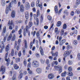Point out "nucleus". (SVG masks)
I'll use <instances>...</instances> for the list:
<instances>
[{"mask_svg":"<svg viewBox=\"0 0 80 80\" xmlns=\"http://www.w3.org/2000/svg\"><path fill=\"white\" fill-rule=\"evenodd\" d=\"M54 69L58 71L59 73H61L62 72V67L60 66H55L54 67Z\"/></svg>","mask_w":80,"mask_h":80,"instance_id":"nucleus-1","label":"nucleus"},{"mask_svg":"<svg viewBox=\"0 0 80 80\" xmlns=\"http://www.w3.org/2000/svg\"><path fill=\"white\" fill-rule=\"evenodd\" d=\"M32 66L34 68H37L39 67V63L37 61H33L32 63Z\"/></svg>","mask_w":80,"mask_h":80,"instance_id":"nucleus-2","label":"nucleus"},{"mask_svg":"<svg viewBox=\"0 0 80 80\" xmlns=\"http://www.w3.org/2000/svg\"><path fill=\"white\" fill-rule=\"evenodd\" d=\"M8 26H9V29L10 30H12L13 29V28L12 26H13L14 27L15 26V25L13 23V21L12 20L10 22V21L9 20L8 24Z\"/></svg>","mask_w":80,"mask_h":80,"instance_id":"nucleus-3","label":"nucleus"},{"mask_svg":"<svg viewBox=\"0 0 80 80\" xmlns=\"http://www.w3.org/2000/svg\"><path fill=\"white\" fill-rule=\"evenodd\" d=\"M40 2V0H37L36 2V6L37 7H40L41 9H42V2H40V4H39V2Z\"/></svg>","mask_w":80,"mask_h":80,"instance_id":"nucleus-4","label":"nucleus"},{"mask_svg":"<svg viewBox=\"0 0 80 80\" xmlns=\"http://www.w3.org/2000/svg\"><path fill=\"white\" fill-rule=\"evenodd\" d=\"M0 72H2V74H3L5 72V67L2 66L0 69Z\"/></svg>","mask_w":80,"mask_h":80,"instance_id":"nucleus-5","label":"nucleus"},{"mask_svg":"<svg viewBox=\"0 0 80 80\" xmlns=\"http://www.w3.org/2000/svg\"><path fill=\"white\" fill-rule=\"evenodd\" d=\"M70 52H69L68 51H67L64 53V56L65 57H67V56L70 55Z\"/></svg>","mask_w":80,"mask_h":80,"instance_id":"nucleus-6","label":"nucleus"},{"mask_svg":"<svg viewBox=\"0 0 80 80\" xmlns=\"http://www.w3.org/2000/svg\"><path fill=\"white\" fill-rule=\"evenodd\" d=\"M48 78H49V79H50V80L51 79H53V78H54V75H53L52 73H51L48 75Z\"/></svg>","mask_w":80,"mask_h":80,"instance_id":"nucleus-7","label":"nucleus"},{"mask_svg":"<svg viewBox=\"0 0 80 80\" xmlns=\"http://www.w3.org/2000/svg\"><path fill=\"white\" fill-rule=\"evenodd\" d=\"M42 69L39 68H38L36 69V72L39 74H40L42 73Z\"/></svg>","mask_w":80,"mask_h":80,"instance_id":"nucleus-8","label":"nucleus"},{"mask_svg":"<svg viewBox=\"0 0 80 80\" xmlns=\"http://www.w3.org/2000/svg\"><path fill=\"white\" fill-rule=\"evenodd\" d=\"M8 52L7 53H6L5 54V57H4V58L5 59V61L6 62H7L8 61H10V59L9 58H8V59H7V57L8 56Z\"/></svg>","mask_w":80,"mask_h":80,"instance_id":"nucleus-9","label":"nucleus"},{"mask_svg":"<svg viewBox=\"0 0 80 80\" xmlns=\"http://www.w3.org/2000/svg\"><path fill=\"white\" fill-rule=\"evenodd\" d=\"M10 44H8L5 47V50L6 52H8L10 49Z\"/></svg>","mask_w":80,"mask_h":80,"instance_id":"nucleus-10","label":"nucleus"},{"mask_svg":"<svg viewBox=\"0 0 80 80\" xmlns=\"http://www.w3.org/2000/svg\"><path fill=\"white\" fill-rule=\"evenodd\" d=\"M20 12H23L24 11V7L23 6V5H21L20 6Z\"/></svg>","mask_w":80,"mask_h":80,"instance_id":"nucleus-11","label":"nucleus"},{"mask_svg":"<svg viewBox=\"0 0 80 80\" xmlns=\"http://www.w3.org/2000/svg\"><path fill=\"white\" fill-rule=\"evenodd\" d=\"M25 7L27 9H29L30 8V4L28 2H26L25 3Z\"/></svg>","mask_w":80,"mask_h":80,"instance_id":"nucleus-12","label":"nucleus"},{"mask_svg":"<svg viewBox=\"0 0 80 80\" xmlns=\"http://www.w3.org/2000/svg\"><path fill=\"white\" fill-rule=\"evenodd\" d=\"M66 42V40H65V39H63L60 42L59 45L60 46H62V45H63V43H65Z\"/></svg>","mask_w":80,"mask_h":80,"instance_id":"nucleus-13","label":"nucleus"},{"mask_svg":"<svg viewBox=\"0 0 80 80\" xmlns=\"http://www.w3.org/2000/svg\"><path fill=\"white\" fill-rule=\"evenodd\" d=\"M11 16L12 18H14L15 17V12L14 11H12L11 13Z\"/></svg>","mask_w":80,"mask_h":80,"instance_id":"nucleus-14","label":"nucleus"},{"mask_svg":"<svg viewBox=\"0 0 80 80\" xmlns=\"http://www.w3.org/2000/svg\"><path fill=\"white\" fill-rule=\"evenodd\" d=\"M1 43L2 45H1V48L2 49H4V48H5V45H4V42H3V41H2L1 42Z\"/></svg>","mask_w":80,"mask_h":80,"instance_id":"nucleus-15","label":"nucleus"},{"mask_svg":"<svg viewBox=\"0 0 80 80\" xmlns=\"http://www.w3.org/2000/svg\"><path fill=\"white\" fill-rule=\"evenodd\" d=\"M40 50L42 55H43V50L42 46H40Z\"/></svg>","mask_w":80,"mask_h":80,"instance_id":"nucleus-16","label":"nucleus"},{"mask_svg":"<svg viewBox=\"0 0 80 80\" xmlns=\"http://www.w3.org/2000/svg\"><path fill=\"white\" fill-rule=\"evenodd\" d=\"M12 34H10L7 38V40L8 41L12 39Z\"/></svg>","mask_w":80,"mask_h":80,"instance_id":"nucleus-17","label":"nucleus"},{"mask_svg":"<svg viewBox=\"0 0 80 80\" xmlns=\"http://www.w3.org/2000/svg\"><path fill=\"white\" fill-rule=\"evenodd\" d=\"M14 67L15 70H18L19 68V66L16 64H14Z\"/></svg>","mask_w":80,"mask_h":80,"instance_id":"nucleus-18","label":"nucleus"},{"mask_svg":"<svg viewBox=\"0 0 80 80\" xmlns=\"http://www.w3.org/2000/svg\"><path fill=\"white\" fill-rule=\"evenodd\" d=\"M15 38H16V37H15V35L14 34L13 36H12V37L11 39V41H14L15 40Z\"/></svg>","mask_w":80,"mask_h":80,"instance_id":"nucleus-19","label":"nucleus"},{"mask_svg":"<svg viewBox=\"0 0 80 80\" xmlns=\"http://www.w3.org/2000/svg\"><path fill=\"white\" fill-rule=\"evenodd\" d=\"M25 16L26 19H28V12H25Z\"/></svg>","mask_w":80,"mask_h":80,"instance_id":"nucleus-20","label":"nucleus"},{"mask_svg":"<svg viewBox=\"0 0 80 80\" xmlns=\"http://www.w3.org/2000/svg\"><path fill=\"white\" fill-rule=\"evenodd\" d=\"M30 27H30V26H29V25L26 26V32H28V29H29V28H30Z\"/></svg>","mask_w":80,"mask_h":80,"instance_id":"nucleus-21","label":"nucleus"},{"mask_svg":"<svg viewBox=\"0 0 80 80\" xmlns=\"http://www.w3.org/2000/svg\"><path fill=\"white\" fill-rule=\"evenodd\" d=\"M55 32L56 34H58V33H59V31H58V29L57 28H56L55 29Z\"/></svg>","mask_w":80,"mask_h":80,"instance_id":"nucleus-22","label":"nucleus"},{"mask_svg":"<svg viewBox=\"0 0 80 80\" xmlns=\"http://www.w3.org/2000/svg\"><path fill=\"white\" fill-rule=\"evenodd\" d=\"M20 58H16L15 59V62L16 63H18V62H20Z\"/></svg>","mask_w":80,"mask_h":80,"instance_id":"nucleus-23","label":"nucleus"},{"mask_svg":"<svg viewBox=\"0 0 80 80\" xmlns=\"http://www.w3.org/2000/svg\"><path fill=\"white\" fill-rule=\"evenodd\" d=\"M11 55L12 57L14 56V49H12L11 50Z\"/></svg>","mask_w":80,"mask_h":80,"instance_id":"nucleus-24","label":"nucleus"},{"mask_svg":"<svg viewBox=\"0 0 80 80\" xmlns=\"http://www.w3.org/2000/svg\"><path fill=\"white\" fill-rule=\"evenodd\" d=\"M1 4L2 6H5V1L4 0H2L1 1Z\"/></svg>","mask_w":80,"mask_h":80,"instance_id":"nucleus-25","label":"nucleus"},{"mask_svg":"<svg viewBox=\"0 0 80 80\" xmlns=\"http://www.w3.org/2000/svg\"><path fill=\"white\" fill-rule=\"evenodd\" d=\"M54 10L56 13H58V8H57V6H55L54 8Z\"/></svg>","mask_w":80,"mask_h":80,"instance_id":"nucleus-26","label":"nucleus"},{"mask_svg":"<svg viewBox=\"0 0 80 80\" xmlns=\"http://www.w3.org/2000/svg\"><path fill=\"white\" fill-rule=\"evenodd\" d=\"M66 74H67V72L65 71L63 73L61 74V76H62V77H65Z\"/></svg>","mask_w":80,"mask_h":80,"instance_id":"nucleus-27","label":"nucleus"},{"mask_svg":"<svg viewBox=\"0 0 80 80\" xmlns=\"http://www.w3.org/2000/svg\"><path fill=\"white\" fill-rule=\"evenodd\" d=\"M8 6L7 7L6 9V14H8Z\"/></svg>","mask_w":80,"mask_h":80,"instance_id":"nucleus-28","label":"nucleus"},{"mask_svg":"<svg viewBox=\"0 0 80 80\" xmlns=\"http://www.w3.org/2000/svg\"><path fill=\"white\" fill-rule=\"evenodd\" d=\"M23 75V74L22 73H21L18 76V78L20 80V79H21L22 78V76Z\"/></svg>","mask_w":80,"mask_h":80,"instance_id":"nucleus-29","label":"nucleus"},{"mask_svg":"<svg viewBox=\"0 0 80 80\" xmlns=\"http://www.w3.org/2000/svg\"><path fill=\"white\" fill-rule=\"evenodd\" d=\"M75 12H76V13H77V15H78V14H80V10H79V9H78Z\"/></svg>","mask_w":80,"mask_h":80,"instance_id":"nucleus-30","label":"nucleus"},{"mask_svg":"<svg viewBox=\"0 0 80 80\" xmlns=\"http://www.w3.org/2000/svg\"><path fill=\"white\" fill-rule=\"evenodd\" d=\"M27 70H28V71H29L28 73L29 74H32V71L30 70L29 68H28Z\"/></svg>","mask_w":80,"mask_h":80,"instance_id":"nucleus-31","label":"nucleus"},{"mask_svg":"<svg viewBox=\"0 0 80 80\" xmlns=\"http://www.w3.org/2000/svg\"><path fill=\"white\" fill-rule=\"evenodd\" d=\"M46 64H47L48 67H50V65L49 64H48V63H49V60L48 59H47L46 60Z\"/></svg>","mask_w":80,"mask_h":80,"instance_id":"nucleus-32","label":"nucleus"},{"mask_svg":"<svg viewBox=\"0 0 80 80\" xmlns=\"http://www.w3.org/2000/svg\"><path fill=\"white\" fill-rule=\"evenodd\" d=\"M32 25H33V22H32L31 21L29 22L28 23V25H29V26H30L31 27L32 26Z\"/></svg>","mask_w":80,"mask_h":80,"instance_id":"nucleus-33","label":"nucleus"},{"mask_svg":"<svg viewBox=\"0 0 80 80\" xmlns=\"http://www.w3.org/2000/svg\"><path fill=\"white\" fill-rule=\"evenodd\" d=\"M36 36L38 38L40 37V32H39V31H38L36 33Z\"/></svg>","mask_w":80,"mask_h":80,"instance_id":"nucleus-34","label":"nucleus"},{"mask_svg":"<svg viewBox=\"0 0 80 80\" xmlns=\"http://www.w3.org/2000/svg\"><path fill=\"white\" fill-rule=\"evenodd\" d=\"M63 12L64 13L66 14L67 15H68V11L67 10H65Z\"/></svg>","mask_w":80,"mask_h":80,"instance_id":"nucleus-35","label":"nucleus"},{"mask_svg":"<svg viewBox=\"0 0 80 80\" xmlns=\"http://www.w3.org/2000/svg\"><path fill=\"white\" fill-rule=\"evenodd\" d=\"M61 25V22L60 21H58L57 23V27H60Z\"/></svg>","mask_w":80,"mask_h":80,"instance_id":"nucleus-36","label":"nucleus"},{"mask_svg":"<svg viewBox=\"0 0 80 80\" xmlns=\"http://www.w3.org/2000/svg\"><path fill=\"white\" fill-rule=\"evenodd\" d=\"M25 48H27V42L26 40H25Z\"/></svg>","mask_w":80,"mask_h":80,"instance_id":"nucleus-37","label":"nucleus"},{"mask_svg":"<svg viewBox=\"0 0 80 80\" xmlns=\"http://www.w3.org/2000/svg\"><path fill=\"white\" fill-rule=\"evenodd\" d=\"M68 74L69 76H73V73L71 72H68Z\"/></svg>","mask_w":80,"mask_h":80,"instance_id":"nucleus-38","label":"nucleus"},{"mask_svg":"<svg viewBox=\"0 0 80 80\" xmlns=\"http://www.w3.org/2000/svg\"><path fill=\"white\" fill-rule=\"evenodd\" d=\"M80 4V0H77L76 2V4L78 5Z\"/></svg>","mask_w":80,"mask_h":80,"instance_id":"nucleus-39","label":"nucleus"},{"mask_svg":"<svg viewBox=\"0 0 80 80\" xmlns=\"http://www.w3.org/2000/svg\"><path fill=\"white\" fill-rule=\"evenodd\" d=\"M16 75H14L13 76L12 80H16Z\"/></svg>","mask_w":80,"mask_h":80,"instance_id":"nucleus-40","label":"nucleus"},{"mask_svg":"<svg viewBox=\"0 0 80 80\" xmlns=\"http://www.w3.org/2000/svg\"><path fill=\"white\" fill-rule=\"evenodd\" d=\"M64 33V30L63 29H62L61 30V35L62 36L63 35V33Z\"/></svg>","mask_w":80,"mask_h":80,"instance_id":"nucleus-41","label":"nucleus"},{"mask_svg":"<svg viewBox=\"0 0 80 80\" xmlns=\"http://www.w3.org/2000/svg\"><path fill=\"white\" fill-rule=\"evenodd\" d=\"M63 29H66L67 28V24H64L63 26Z\"/></svg>","mask_w":80,"mask_h":80,"instance_id":"nucleus-42","label":"nucleus"},{"mask_svg":"<svg viewBox=\"0 0 80 80\" xmlns=\"http://www.w3.org/2000/svg\"><path fill=\"white\" fill-rule=\"evenodd\" d=\"M54 56H55L56 57H58V52H56L54 53Z\"/></svg>","mask_w":80,"mask_h":80,"instance_id":"nucleus-43","label":"nucleus"},{"mask_svg":"<svg viewBox=\"0 0 80 80\" xmlns=\"http://www.w3.org/2000/svg\"><path fill=\"white\" fill-rule=\"evenodd\" d=\"M52 63H53V64H54V65H58V62H57V61H53L52 62Z\"/></svg>","mask_w":80,"mask_h":80,"instance_id":"nucleus-44","label":"nucleus"},{"mask_svg":"<svg viewBox=\"0 0 80 80\" xmlns=\"http://www.w3.org/2000/svg\"><path fill=\"white\" fill-rule=\"evenodd\" d=\"M34 6H35V2H32L31 3V6L32 7H33Z\"/></svg>","mask_w":80,"mask_h":80,"instance_id":"nucleus-45","label":"nucleus"},{"mask_svg":"<svg viewBox=\"0 0 80 80\" xmlns=\"http://www.w3.org/2000/svg\"><path fill=\"white\" fill-rule=\"evenodd\" d=\"M32 46H33V44H32V42H31L30 45V48L31 49H32Z\"/></svg>","mask_w":80,"mask_h":80,"instance_id":"nucleus-46","label":"nucleus"},{"mask_svg":"<svg viewBox=\"0 0 80 80\" xmlns=\"http://www.w3.org/2000/svg\"><path fill=\"white\" fill-rule=\"evenodd\" d=\"M22 21H20V20H19V21H16V23L17 24L18 23H22Z\"/></svg>","mask_w":80,"mask_h":80,"instance_id":"nucleus-47","label":"nucleus"},{"mask_svg":"<svg viewBox=\"0 0 80 80\" xmlns=\"http://www.w3.org/2000/svg\"><path fill=\"white\" fill-rule=\"evenodd\" d=\"M5 31H6V27H4L3 28V33H5Z\"/></svg>","mask_w":80,"mask_h":80,"instance_id":"nucleus-48","label":"nucleus"},{"mask_svg":"<svg viewBox=\"0 0 80 80\" xmlns=\"http://www.w3.org/2000/svg\"><path fill=\"white\" fill-rule=\"evenodd\" d=\"M68 70L69 71H70V72L71 71H72V67H69L68 68Z\"/></svg>","mask_w":80,"mask_h":80,"instance_id":"nucleus-49","label":"nucleus"},{"mask_svg":"<svg viewBox=\"0 0 80 80\" xmlns=\"http://www.w3.org/2000/svg\"><path fill=\"white\" fill-rule=\"evenodd\" d=\"M70 48H72V47L70 46L69 45H68L67 46V48L68 50H69Z\"/></svg>","mask_w":80,"mask_h":80,"instance_id":"nucleus-50","label":"nucleus"},{"mask_svg":"<svg viewBox=\"0 0 80 80\" xmlns=\"http://www.w3.org/2000/svg\"><path fill=\"white\" fill-rule=\"evenodd\" d=\"M22 50V52L23 54H25V48H23Z\"/></svg>","mask_w":80,"mask_h":80,"instance_id":"nucleus-51","label":"nucleus"},{"mask_svg":"<svg viewBox=\"0 0 80 80\" xmlns=\"http://www.w3.org/2000/svg\"><path fill=\"white\" fill-rule=\"evenodd\" d=\"M39 22V21H38V18H37L36 19V25L37 26V25H38V22Z\"/></svg>","mask_w":80,"mask_h":80,"instance_id":"nucleus-52","label":"nucleus"},{"mask_svg":"<svg viewBox=\"0 0 80 80\" xmlns=\"http://www.w3.org/2000/svg\"><path fill=\"white\" fill-rule=\"evenodd\" d=\"M40 19L41 21L42 22H43V17H42V16H41Z\"/></svg>","mask_w":80,"mask_h":80,"instance_id":"nucleus-53","label":"nucleus"},{"mask_svg":"<svg viewBox=\"0 0 80 80\" xmlns=\"http://www.w3.org/2000/svg\"><path fill=\"white\" fill-rule=\"evenodd\" d=\"M73 43L74 45H77V41L76 40H74L73 41Z\"/></svg>","mask_w":80,"mask_h":80,"instance_id":"nucleus-54","label":"nucleus"},{"mask_svg":"<svg viewBox=\"0 0 80 80\" xmlns=\"http://www.w3.org/2000/svg\"><path fill=\"white\" fill-rule=\"evenodd\" d=\"M23 63H24V65H25V67H27V62H26L25 61H24Z\"/></svg>","mask_w":80,"mask_h":80,"instance_id":"nucleus-55","label":"nucleus"},{"mask_svg":"<svg viewBox=\"0 0 80 80\" xmlns=\"http://www.w3.org/2000/svg\"><path fill=\"white\" fill-rule=\"evenodd\" d=\"M68 63L69 65H72V61H69L68 62Z\"/></svg>","mask_w":80,"mask_h":80,"instance_id":"nucleus-56","label":"nucleus"},{"mask_svg":"<svg viewBox=\"0 0 80 80\" xmlns=\"http://www.w3.org/2000/svg\"><path fill=\"white\" fill-rule=\"evenodd\" d=\"M48 18L49 20H52V17L48 16Z\"/></svg>","mask_w":80,"mask_h":80,"instance_id":"nucleus-57","label":"nucleus"},{"mask_svg":"<svg viewBox=\"0 0 80 80\" xmlns=\"http://www.w3.org/2000/svg\"><path fill=\"white\" fill-rule=\"evenodd\" d=\"M36 57H37L38 58H39V57H40V55H39V54L38 53H37L36 54Z\"/></svg>","mask_w":80,"mask_h":80,"instance_id":"nucleus-58","label":"nucleus"},{"mask_svg":"<svg viewBox=\"0 0 80 80\" xmlns=\"http://www.w3.org/2000/svg\"><path fill=\"white\" fill-rule=\"evenodd\" d=\"M40 11H39V10H38L37 11V16H38V15H40Z\"/></svg>","mask_w":80,"mask_h":80,"instance_id":"nucleus-59","label":"nucleus"},{"mask_svg":"<svg viewBox=\"0 0 80 80\" xmlns=\"http://www.w3.org/2000/svg\"><path fill=\"white\" fill-rule=\"evenodd\" d=\"M21 51H20L18 53V55L19 57H21Z\"/></svg>","mask_w":80,"mask_h":80,"instance_id":"nucleus-60","label":"nucleus"},{"mask_svg":"<svg viewBox=\"0 0 80 80\" xmlns=\"http://www.w3.org/2000/svg\"><path fill=\"white\" fill-rule=\"evenodd\" d=\"M71 16H73L74 15V12L72 11L71 13Z\"/></svg>","mask_w":80,"mask_h":80,"instance_id":"nucleus-61","label":"nucleus"},{"mask_svg":"<svg viewBox=\"0 0 80 80\" xmlns=\"http://www.w3.org/2000/svg\"><path fill=\"white\" fill-rule=\"evenodd\" d=\"M31 64V63H30V62H29L28 65V68L31 67V66H30Z\"/></svg>","mask_w":80,"mask_h":80,"instance_id":"nucleus-62","label":"nucleus"},{"mask_svg":"<svg viewBox=\"0 0 80 80\" xmlns=\"http://www.w3.org/2000/svg\"><path fill=\"white\" fill-rule=\"evenodd\" d=\"M12 2L13 3H15V4H17V1H16V0H12Z\"/></svg>","mask_w":80,"mask_h":80,"instance_id":"nucleus-63","label":"nucleus"},{"mask_svg":"<svg viewBox=\"0 0 80 80\" xmlns=\"http://www.w3.org/2000/svg\"><path fill=\"white\" fill-rule=\"evenodd\" d=\"M78 58L79 59V60H80V53H78Z\"/></svg>","mask_w":80,"mask_h":80,"instance_id":"nucleus-64","label":"nucleus"}]
</instances>
